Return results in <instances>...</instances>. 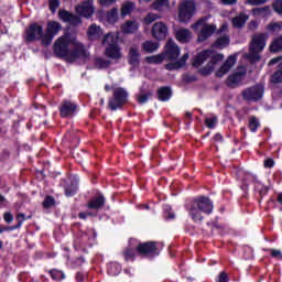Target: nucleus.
<instances>
[{
	"instance_id": "f257e3e1",
	"label": "nucleus",
	"mask_w": 282,
	"mask_h": 282,
	"mask_svg": "<svg viewBox=\"0 0 282 282\" xmlns=\"http://www.w3.org/2000/svg\"><path fill=\"white\" fill-rule=\"evenodd\" d=\"M54 54L57 58H65L69 63L78 61V58H87L89 53L85 50L83 43L69 34L58 37L53 45Z\"/></svg>"
},
{
	"instance_id": "f03ea898",
	"label": "nucleus",
	"mask_w": 282,
	"mask_h": 282,
	"mask_svg": "<svg viewBox=\"0 0 282 282\" xmlns=\"http://www.w3.org/2000/svg\"><path fill=\"white\" fill-rule=\"evenodd\" d=\"M193 221H204V215L213 213V200L206 196H200L194 199L186 206Z\"/></svg>"
},
{
	"instance_id": "7ed1b4c3",
	"label": "nucleus",
	"mask_w": 282,
	"mask_h": 282,
	"mask_svg": "<svg viewBox=\"0 0 282 282\" xmlns=\"http://www.w3.org/2000/svg\"><path fill=\"white\" fill-rule=\"evenodd\" d=\"M207 58H210L208 64L200 69V74L203 76H208L209 74H213L215 70V67L224 61V54L221 53H213L212 51H204L199 53L195 58H194V67H199Z\"/></svg>"
},
{
	"instance_id": "20e7f679",
	"label": "nucleus",
	"mask_w": 282,
	"mask_h": 282,
	"mask_svg": "<svg viewBox=\"0 0 282 282\" xmlns=\"http://www.w3.org/2000/svg\"><path fill=\"white\" fill-rule=\"evenodd\" d=\"M265 41H268V35L263 33H259L252 36L248 54V58L251 59V63H259V61H261L259 52H263V48L265 47Z\"/></svg>"
},
{
	"instance_id": "39448f33",
	"label": "nucleus",
	"mask_w": 282,
	"mask_h": 282,
	"mask_svg": "<svg viewBox=\"0 0 282 282\" xmlns=\"http://www.w3.org/2000/svg\"><path fill=\"white\" fill-rule=\"evenodd\" d=\"M208 18H200L196 23L192 24V30L198 33L197 41L204 43L207 39H210L215 34L217 26L215 24L207 23Z\"/></svg>"
},
{
	"instance_id": "423d86ee",
	"label": "nucleus",
	"mask_w": 282,
	"mask_h": 282,
	"mask_svg": "<svg viewBox=\"0 0 282 282\" xmlns=\"http://www.w3.org/2000/svg\"><path fill=\"white\" fill-rule=\"evenodd\" d=\"M197 12V6L193 0H183L178 4L177 19L180 23H189L191 19L195 17Z\"/></svg>"
},
{
	"instance_id": "0eeeda50",
	"label": "nucleus",
	"mask_w": 282,
	"mask_h": 282,
	"mask_svg": "<svg viewBox=\"0 0 282 282\" xmlns=\"http://www.w3.org/2000/svg\"><path fill=\"white\" fill-rule=\"evenodd\" d=\"M129 94H127V90L124 88H116L113 90V98L109 100L108 107L111 109V111H116L117 109H120L122 105L127 102Z\"/></svg>"
},
{
	"instance_id": "6e6552de",
	"label": "nucleus",
	"mask_w": 282,
	"mask_h": 282,
	"mask_svg": "<svg viewBox=\"0 0 282 282\" xmlns=\"http://www.w3.org/2000/svg\"><path fill=\"white\" fill-rule=\"evenodd\" d=\"M243 100H248V102H257V100H261L263 98V85H256L249 87L242 91Z\"/></svg>"
},
{
	"instance_id": "1a4fd4ad",
	"label": "nucleus",
	"mask_w": 282,
	"mask_h": 282,
	"mask_svg": "<svg viewBox=\"0 0 282 282\" xmlns=\"http://www.w3.org/2000/svg\"><path fill=\"white\" fill-rule=\"evenodd\" d=\"M43 26L33 23L25 30V41L26 43H32L33 41H43Z\"/></svg>"
},
{
	"instance_id": "9d476101",
	"label": "nucleus",
	"mask_w": 282,
	"mask_h": 282,
	"mask_svg": "<svg viewBox=\"0 0 282 282\" xmlns=\"http://www.w3.org/2000/svg\"><path fill=\"white\" fill-rule=\"evenodd\" d=\"M61 23L58 22H48L46 28V34L43 36L42 45H51L54 41V36L61 32Z\"/></svg>"
},
{
	"instance_id": "9b49d317",
	"label": "nucleus",
	"mask_w": 282,
	"mask_h": 282,
	"mask_svg": "<svg viewBox=\"0 0 282 282\" xmlns=\"http://www.w3.org/2000/svg\"><path fill=\"white\" fill-rule=\"evenodd\" d=\"M152 36L156 41H164L169 36V26L164 22H155L152 26Z\"/></svg>"
},
{
	"instance_id": "f8f14e48",
	"label": "nucleus",
	"mask_w": 282,
	"mask_h": 282,
	"mask_svg": "<svg viewBox=\"0 0 282 282\" xmlns=\"http://www.w3.org/2000/svg\"><path fill=\"white\" fill-rule=\"evenodd\" d=\"M167 61H177L180 57V46L173 40H169L165 45V54L163 55Z\"/></svg>"
},
{
	"instance_id": "ddd939ff",
	"label": "nucleus",
	"mask_w": 282,
	"mask_h": 282,
	"mask_svg": "<svg viewBox=\"0 0 282 282\" xmlns=\"http://www.w3.org/2000/svg\"><path fill=\"white\" fill-rule=\"evenodd\" d=\"M218 32L221 35L216 40L215 47H218V50H224V47H228V45H230V37L227 33L228 24H223Z\"/></svg>"
},
{
	"instance_id": "4468645a",
	"label": "nucleus",
	"mask_w": 282,
	"mask_h": 282,
	"mask_svg": "<svg viewBox=\"0 0 282 282\" xmlns=\"http://www.w3.org/2000/svg\"><path fill=\"white\" fill-rule=\"evenodd\" d=\"M76 12L77 14H79V17H85V19H89L95 12L94 1L87 0L82 4H78L76 7Z\"/></svg>"
},
{
	"instance_id": "2eb2a0df",
	"label": "nucleus",
	"mask_w": 282,
	"mask_h": 282,
	"mask_svg": "<svg viewBox=\"0 0 282 282\" xmlns=\"http://www.w3.org/2000/svg\"><path fill=\"white\" fill-rule=\"evenodd\" d=\"M237 63V57L234 55H230L219 67L218 70H216L217 78H224L232 67H235V64Z\"/></svg>"
},
{
	"instance_id": "dca6fc26",
	"label": "nucleus",
	"mask_w": 282,
	"mask_h": 282,
	"mask_svg": "<svg viewBox=\"0 0 282 282\" xmlns=\"http://www.w3.org/2000/svg\"><path fill=\"white\" fill-rule=\"evenodd\" d=\"M246 76L245 72H236L229 75L226 79V85L230 89H235L241 85V82L243 80Z\"/></svg>"
},
{
	"instance_id": "f3484780",
	"label": "nucleus",
	"mask_w": 282,
	"mask_h": 282,
	"mask_svg": "<svg viewBox=\"0 0 282 282\" xmlns=\"http://www.w3.org/2000/svg\"><path fill=\"white\" fill-rule=\"evenodd\" d=\"M58 17L64 23H69L70 25H80V18L69 13L68 11L61 10L58 11Z\"/></svg>"
},
{
	"instance_id": "a211bd4d",
	"label": "nucleus",
	"mask_w": 282,
	"mask_h": 282,
	"mask_svg": "<svg viewBox=\"0 0 282 282\" xmlns=\"http://www.w3.org/2000/svg\"><path fill=\"white\" fill-rule=\"evenodd\" d=\"M139 254H159L155 242H144L137 247Z\"/></svg>"
},
{
	"instance_id": "6ab92c4d",
	"label": "nucleus",
	"mask_w": 282,
	"mask_h": 282,
	"mask_svg": "<svg viewBox=\"0 0 282 282\" xmlns=\"http://www.w3.org/2000/svg\"><path fill=\"white\" fill-rule=\"evenodd\" d=\"M62 118H68V116H74L76 113V104L72 101H64L59 108Z\"/></svg>"
},
{
	"instance_id": "aec40b11",
	"label": "nucleus",
	"mask_w": 282,
	"mask_h": 282,
	"mask_svg": "<svg viewBox=\"0 0 282 282\" xmlns=\"http://www.w3.org/2000/svg\"><path fill=\"white\" fill-rule=\"evenodd\" d=\"M105 56H107V58H111L112 61H120V58H122V51L118 44L115 46H108L105 48Z\"/></svg>"
},
{
	"instance_id": "412c9836",
	"label": "nucleus",
	"mask_w": 282,
	"mask_h": 282,
	"mask_svg": "<svg viewBox=\"0 0 282 282\" xmlns=\"http://www.w3.org/2000/svg\"><path fill=\"white\" fill-rule=\"evenodd\" d=\"M101 45L105 48L113 47V46L118 45L117 33L110 32V33H107L106 35H104V37L101 40Z\"/></svg>"
},
{
	"instance_id": "4be33fe9",
	"label": "nucleus",
	"mask_w": 282,
	"mask_h": 282,
	"mask_svg": "<svg viewBox=\"0 0 282 282\" xmlns=\"http://www.w3.org/2000/svg\"><path fill=\"white\" fill-rule=\"evenodd\" d=\"M138 28H140V23L135 20H128L122 24L121 31L123 34H135L138 32Z\"/></svg>"
},
{
	"instance_id": "5701e85b",
	"label": "nucleus",
	"mask_w": 282,
	"mask_h": 282,
	"mask_svg": "<svg viewBox=\"0 0 282 282\" xmlns=\"http://www.w3.org/2000/svg\"><path fill=\"white\" fill-rule=\"evenodd\" d=\"M175 36L180 43H189V41L193 39V33H191V30L188 29H178L175 32Z\"/></svg>"
},
{
	"instance_id": "b1692460",
	"label": "nucleus",
	"mask_w": 282,
	"mask_h": 282,
	"mask_svg": "<svg viewBox=\"0 0 282 282\" xmlns=\"http://www.w3.org/2000/svg\"><path fill=\"white\" fill-rule=\"evenodd\" d=\"M89 41H98L102 36V29L97 24H91L87 31Z\"/></svg>"
},
{
	"instance_id": "393cba45",
	"label": "nucleus",
	"mask_w": 282,
	"mask_h": 282,
	"mask_svg": "<svg viewBox=\"0 0 282 282\" xmlns=\"http://www.w3.org/2000/svg\"><path fill=\"white\" fill-rule=\"evenodd\" d=\"M128 61L130 65H139L140 63V48L138 46H131L128 53Z\"/></svg>"
},
{
	"instance_id": "a878e982",
	"label": "nucleus",
	"mask_w": 282,
	"mask_h": 282,
	"mask_svg": "<svg viewBox=\"0 0 282 282\" xmlns=\"http://www.w3.org/2000/svg\"><path fill=\"white\" fill-rule=\"evenodd\" d=\"M187 61H188V53H185L178 61L165 65V69H169L170 72H173V69H182V67L186 65Z\"/></svg>"
},
{
	"instance_id": "bb28decb",
	"label": "nucleus",
	"mask_w": 282,
	"mask_h": 282,
	"mask_svg": "<svg viewBox=\"0 0 282 282\" xmlns=\"http://www.w3.org/2000/svg\"><path fill=\"white\" fill-rule=\"evenodd\" d=\"M159 47L160 43L154 41H145L141 44L142 52H145L147 54H153V52H158Z\"/></svg>"
},
{
	"instance_id": "cd10ccee",
	"label": "nucleus",
	"mask_w": 282,
	"mask_h": 282,
	"mask_svg": "<svg viewBox=\"0 0 282 282\" xmlns=\"http://www.w3.org/2000/svg\"><path fill=\"white\" fill-rule=\"evenodd\" d=\"M105 206V196L100 195L93 198L88 202V208H93L94 210H100Z\"/></svg>"
},
{
	"instance_id": "c85d7f7f",
	"label": "nucleus",
	"mask_w": 282,
	"mask_h": 282,
	"mask_svg": "<svg viewBox=\"0 0 282 282\" xmlns=\"http://www.w3.org/2000/svg\"><path fill=\"white\" fill-rule=\"evenodd\" d=\"M171 8V4L169 0H156L152 4V9L156 10L158 12H164V10H169Z\"/></svg>"
},
{
	"instance_id": "c756f323",
	"label": "nucleus",
	"mask_w": 282,
	"mask_h": 282,
	"mask_svg": "<svg viewBox=\"0 0 282 282\" xmlns=\"http://www.w3.org/2000/svg\"><path fill=\"white\" fill-rule=\"evenodd\" d=\"M135 10V3L131 1H126L121 6V17H128V14H131Z\"/></svg>"
},
{
	"instance_id": "7c9ffc66",
	"label": "nucleus",
	"mask_w": 282,
	"mask_h": 282,
	"mask_svg": "<svg viewBox=\"0 0 282 282\" xmlns=\"http://www.w3.org/2000/svg\"><path fill=\"white\" fill-rule=\"evenodd\" d=\"M246 21H248V15L240 13L232 19L234 28H243L246 25Z\"/></svg>"
},
{
	"instance_id": "2f4dec72",
	"label": "nucleus",
	"mask_w": 282,
	"mask_h": 282,
	"mask_svg": "<svg viewBox=\"0 0 282 282\" xmlns=\"http://www.w3.org/2000/svg\"><path fill=\"white\" fill-rule=\"evenodd\" d=\"M158 94H159V100H162L163 102H165L171 98L173 93L169 87H162L161 89H159Z\"/></svg>"
},
{
	"instance_id": "473e14b6",
	"label": "nucleus",
	"mask_w": 282,
	"mask_h": 282,
	"mask_svg": "<svg viewBox=\"0 0 282 282\" xmlns=\"http://www.w3.org/2000/svg\"><path fill=\"white\" fill-rule=\"evenodd\" d=\"M110 65L111 61L109 59H105L102 57L95 58V67H97V69H107Z\"/></svg>"
},
{
	"instance_id": "72a5a7b5",
	"label": "nucleus",
	"mask_w": 282,
	"mask_h": 282,
	"mask_svg": "<svg viewBox=\"0 0 282 282\" xmlns=\"http://www.w3.org/2000/svg\"><path fill=\"white\" fill-rule=\"evenodd\" d=\"M106 21H108V23L118 22V8H112L110 11L107 12Z\"/></svg>"
},
{
	"instance_id": "f704fd0d",
	"label": "nucleus",
	"mask_w": 282,
	"mask_h": 282,
	"mask_svg": "<svg viewBox=\"0 0 282 282\" xmlns=\"http://www.w3.org/2000/svg\"><path fill=\"white\" fill-rule=\"evenodd\" d=\"M254 17H270V7L256 8L252 10Z\"/></svg>"
},
{
	"instance_id": "c9c22d12",
	"label": "nucleus",
	"mask_w": 282,
	"mask_h": 282,
	"mask_svg": "<svg viewBox=\"0 0 282 282\" xmlns=\"http://www.w3.org/2000/svg\"><path fill=\"white\" fill-rule=\"evenodd\" d=\"M158 19H162V17L158 13H148L143 19V23H145V25H151V23L158 21Z\"/></svg>"
},
{
	"instance_id": "e433bc0d",
	"label": "nucleus",
	"mask_w": 282,
	"mask_h": 282,
	"mask_svg": "<svg viewBox=\"0 0 282 282\" xmlns=\"http://www.w3.org/2000/svg\"><path fill=\"white\" fill-rule=\"evenodd\" d=\"M259 127H261V123H259V119H257V117H251L249 119L250 131H252V133H254V131H257L259 129Z\"/></svg>"
},
{
	"instance_id": "4c0bfd02",
	"label": "nucleus",
	"mask_w": 282,
	"mask_h": 282,
	"mask_svg": "<svg viewBox=\"0 0 282 282\" xmlns=\"http://www.w3.org/2000/svg\"><path fill=\"white\" fill-rule=\"evenodd\" d=\"M267 30H269V32L279 33L282 30V22H272L268 24Z\"/></svg>"
},
{
	"instance_id": "58836bf2",
	"label": "nucleus",
	"mask_w": 282,
	"mask_h": 282,
	"mask_svg": "<svg viewBox=\"0 0 282 282\" xmlns=\"http://www.w3.org/2000/svg\"><path fill=\"white\" fill-rule=\"evenodd\" d=\"M148 63H153L154 65H159L164 61V55H153L147 57Z\"/></svg>"
},
{
	"instance_id": "ea45409f",
	"label": "nucleus",
	"mask_w": 282,
	"mask_h": 282,
	"mask_svg": "<svg viewBox=\"0 0 282 282\" xmlns=\"http://www.w3.org/2000/svg\"><path fill=\"white\" fill-rule=\"evenodd\" d=\"M271 83H274L275 85H279V83H282V69L276 70L272 75Z\"/></svg>"
},
{
	"instance_id": "a19ab883",
	"label": "nucleus",
	"mask_w": 282,
	"mask_h": 282,
	"mask_svg": "<svg viewBox=\"0 0 282 282\" xmlns=\"http://www.w3.org/2000/svg\"><path fill=\"white\" fill-rule=\"evenodd\" d=\"M58 6H61L59 0H48V8L51 12H56V10H58Z\"/></svg>"
},
{
	"instance_id": "79ce46f5",
	"label": "nucleus",
	"mask_w": 282,
	"mask_h": 282,
	"mask_svg": "<svg viewBox=\"0 0 282 282\" xmlns=\"http://www.w3.org/2000/svg\"><path fill=\"white\" fill-rule=\"evenodd\" d=\"M272 8L276 14L282 15V0H275L272 4Z\"/></svg>"
},
{
	"instance_id": "37998d69",
	"label": "nucleus",
	"mask_w": 282,
	"mask_h": 282,
	"mask_svg": "<svg viewBox=\"0 0 282 282\" xmlns=\"http://www.w3.org/2000/svg\"><path fill=\"white\" fill-rule=\"evenodd\" d=\"M51 276L55 281H58L61 279H65V274L62 271H58V270L51 271Z\"/></svg>"
},
{
	"instance_id": "c03bdc74",
	"label": "nucleus",
	"mask_w": 282,
	"mask_h": 282,
	"mask_svg": "<svg viewBox=\"0 0 282 282\" xmlns=\"http://www.w3.org/2000/svg\"><path fill=\"white\" fill-rule=\"evenodd\" d=\"M42 205L44 208H51V206H54V197L46 196Z\"/></svg>"
},
{
	"instance_id": "a18cd8bd",
	"label": "nucleus",
	"mask_w": 282,
	"mask_h": 282,
	"mask_svg": "<svg viewBox=\"0 0 282 282\" xmlns=\"http://www.w3.org/2000/svg\"><path fill=\"white\" fill-rule=\"evenodd\" d=\"M150 96H151V93L139 95L138 96V104L139 105H144V102H147L149 100Z\"/></svg>"
},
{
	"instance_id": "49530a36",
	"label": "nucleus",
	"mask_w": 282,
	"mask_h": 282,
	"mask_svg": "<svg viewBox=\"0 0 282 282\" xmlns=\"http://www.w3.org/2000/svg\"><path fill=\"white\" fill-rule=\"evenodd\" d=\"M208 129H215V124H217V117H213V118H207L205 120Z\"/></svg>"
},
{
	"instance_id": "de8ad7c7",
	"label": "nucleus",
	"mask_w": 282,
	"mask_h": 282,
	"mask_svg": "<svg viewBox=\"0 0 282 282\" xmlns=\"http://www.w3.org/2000/svg\"><path fill=\"white\" fill-rule=\"evenodd\" d=\"M134 257H135V252H133V249H127L124 251V259H126V261L134 259Z\"/></svg>"
},
{
	"instance_id": "09e8293b",
	"label": "nucleus",
	"mask_w": 282,
	"mask_h": 282,
	"mask_svg": "<svg viewBox=\"0 0 282 282\" xmlns=\"http://www.w3.org/2000/svg\"><path fill=\"white\" fill-rule=\"evenodd\" d=\"M268 0H247V3L249 6H263V3H267Z\"/></svg>"
},
{
	"instance_id": "8fccbe9b",
	"label": "nucleus",
	"mask_w": 282,
	"mask_h": 282,
	"mask_svg": "<svg viewBox=\"0 0 282 282\" xmlns=\"http://www.w3.org/2000/svg\"><path fill=\"white\" fill-rule=\"evenodd\" d=\"M271 252V257H273L274 259H282V252L281 250H276V249H270Z\"/></svg>"
},
{
	"instance_id": "3c124183",
	"label": "nucleus",
	"mask_w": 282,
	"mask_h": 282,
	"mask_svg": "<svg viewBox=\"0 0 282 282\" xmlns=\"http://www.w3.org/2000/svg\"><path fill=\"white\" fill-rule=\"evenodd\" d=\"M18 225L15 226L17 228H21L23 226V221H25V214H19L17 216Z\"/></svg>"
},
{
	"instance_id": "603ef678",
	"label": "nucleus",
	"mask_w": 282,
	"mask_h": 282,
	"mask_svg": "<svg viewBox=\"0 0 282 282\" xmlns=\"http://www.w3.org/2000/svg\"><path fill=\"white\" fill-rule=\"evenodd\" d=\"M99 3L104 8H109V6H113V3H116V0H99Z\"/></svg>"
},
{
	"instance_id": "864d4df0",
	"label": "nucleus",
	"mask_w": 282,
	"mask_h": 282,
	"mask_svg": "<svg viewBox=\"0 0 282 282\" xmlns=\"http://www.w3.org/2000/svg\"><path fill=\"white\" fill-rule=\"evenodd\" d=\"M4 221H7V224H12V221L14 220V216H12L11 213H4Z\"/></svg>"
},
{
	"instance_id": "5fc2aeb1",
	"label": "nucleus",
	"mask_w": 282,
	"mask_h": 282,
	"mask_svg": "<svg viewBox=\"0 0 282 282\" xmlns=\"http://www.w3.org/2000/svg\"><path fill=\"white\" fill-rule=\"evenodd\" d=\"M274 166V160H272V159H267L265 161H264V167L265 169H272Z\"/></svg>"
},
{
	"instance_id": "6e6d98bb",
	"label": "nucleus",
	"mask_w": 282,
	"mask_h": 282,
	"mask_svg": "<svg viewBox=\"0 0 282 282\" xmlns=\"http://www.w3.org/2000/svg\"><path fill=\"white\" fill-rule=\"evenodd\" d=\"M218 282H228V274H226V272H221Z\"/></svg>"
},
{
	"instance_id": "4d7b16f0",
	"label": "nucleus",
	"mask_w": 282,
	"mask_h": 282,
	"mask_svg": "<svg viewBox=\"0 0 282 282\" xmlns=\"http://www.w3.org/2000/svg\"><path fill=\"white\" fill-rule=\"evenodd\" d=\"M76 193V185L72 186V189L66 188V196L69 197Z\"/></svg>"
},
{
	"instance_id": "13d9d810",
	"label": "nucleus",
	"mask_w": 282,
	"mask_h": 282,
	"mask_svg": "<svg viewBox=\"0 0 282 282\" xmlns=\"http://www.w3.org/2000/svg\"><path fill=\"white\" fill-rule=\"evenodd\" d=\"M224 6H235L237 0H220Z\"/></svg>"
},
{
	"instance_id": "bf43d9fd",
	"label": "nucleus",
	"mask_w": 282,
	"mask_h": 282,
	"mask_svg": "<svg viewBox=\"0 0 282 282\" xmlns=\"http://www.w3.org/2000/svg\"><path fill=\"white\" fill-rule=\"evenodd\" d=\"M7 230H17V226H12V227H1L0 228V235L6 232Z\"/></svg>"
},
{
	"instance_id": "052dcab7",
	"label": "nucleus",
	"mask_w": 282,
	"mask_h": 282,
	"mask_svg": "<svg viewBox=\"0 0 282 282\" xmlns=\"http://www.w3.org/2000/svg\"><path fill=\"white\" fill-rule=\"evenodd\" d=\"M183 78L185 83H193V80H195V76H191V75H184Z\"/></svg>"
},
{
	"instance_id": "680f3d73",
	"label": "nucleus",
	"mask_w": 282,
	"mask_h": 282,
	"mask_svg": "<svg viewBox=\"0 0 282 282\" xmlns=\"http://www.w3.org/2000/svg\"><path fill=\"white\" fill-rule=\"evenodd\" d=\"M280 61H281V57L272 58V59L269 62V65H276V63H279Z\"/></svg>"
},
{
	"instance_id": "e2e57ef3",
	"label": "nucleus",
	"mask_w": 282,
	"mask_h": 282,
	"mask_svg": "<svg viewBox=\"0 0 282 282\" xmlns=\"http://www.w3.org/2000/svg\"><path fill=\"white\" fill-rule=\"evenodd\" d=\"M83 279H85V275H84L83 273L78 272V273L76 274V280H77V281H83Z\"/></svg>"
},
{
	"instance_id": "0e129e2a",
	"label": "nucleus",
	"mask_w": 282,
	"mask_h": 282,
	"mask_svg": "<svg viewBox=\"0 0 282 282\" xmlns=\"http://www.w3.org/2000/svg\"><path fill=\"white\" fill-rule=\"evenodd\" d=\"M87 215H91V214L79 213V219H87Z\"/></svg>"
},
{
	"instance_id": "69168bd1",
	"label": "nucleus",
	"mask_w": 282,
	"mask_h": 282,
	"mask_svg": "<svg viewBox=\"0 0 282 282\" xmlns=\"http://www.w3.org/2000/svg\"><path fill=\"white\" fill-rule=\"evenodd\" d=\"M214 140H215L216 142L221 141V134L217 133V134L214 137Z\"/></svg>"
},
{
	"instance_id": "338daca9",
	"label": "nucleus",
	"mask_w": 282,
	"mask_h": 282,
	"mask_svg": "<svg viewBox=\"0 0 282 282\" xmlns=\"http://www.w3.org/2000/svg\"><path fill=\"white\" fill-rule=\"evenodd\" d=\"M167 219H175V214L170 212L167 214Z\"/></svg>"
},
{
	"instance_id": "774afa93",
	"label": "nucleus",
	"mask_w": 282,
	"mask_h": 282,
	"mask_svg": "<svg viewBox=\"0 0 282 282\" xmlns=\"http://www.w3.org/2000/svg\"><path fill=\"white\" fill-rule=\"evenodd\" d=\"M278 202H279V204H282V193H280V194L278 195Z\"/></svg>"
}]
</instances>
